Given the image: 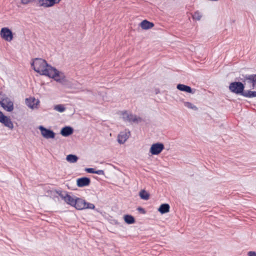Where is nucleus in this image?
<instances>
[{
  "label": "nucleus",
  "instance_id": "obj_1",
  "mask_svg": "<svg viewBox=\"0 0 256 256\" xmlns=\"http://www.w3.org/2000/svg\"><path fill=\"white\" fill-rule=\"evenodd\" d=\"M31 66L35 72L40 74L53 78L58 82L60 81V78H58L60 72L48 64L44 60L36 58L31 63Z\"/></svg>",
  "mask_w": 256,
  "mask_h": 256
},
{
  "label": "nucleus",
  "instance_id": "obj_2",
  "mask_svg": "<svg viewBox=\"0 0 256 256\" xmlns=\"http://www.w3.org/2000/svg\"><path fill=\"white\" fill-rule=\"evenodd\" d=\"M0 104L7 112H11L14 110L13 102L2 92H0Z\"/></svg>",
  "mask_w": 256,
  "mask_h": 256
},
{
  "label": "nucleus",
  "instance_id": "obj_3",
  "mask_svg": "<svg viewBox=\"0 0 256 256\" xmlns=\"http://www.w3.org/2000/svg\"><path fill=\"white\" fill-rule=\"evenodd\" d=\"M244 85L242 82H231L229 86L230 90L236 94L244 96L246 91H244Z\"/></svg>",
  "mask_w": 256,
  "mask_h": 256
},
{
  "label": "nucleus",
  "instance_id": "obj_4",
  "mask_svg": "<svg viewBox=\"0 0 256 256\" xmlns=\"http://www.w3.org/2000/svg\"><path fill=\"white\" fill-rule=\"evenodd\" d=\"M122 118L124 121L130 122L138 123L142 121V118L138 117L136 115L129 114L126 112L122 113Z\"/></svg>",
  "mask_w": 256,
  "mask_h": 256
},
{
  "label": "nucleus",
  "instance_id": "obj_5",
  "mask_svg": "<svg viewBox=\"0 0 256 256\" xmlns=\"http://www.w3.org/2000/svg\"><path fill=\"white\" fill-rule=\"evenodd\" d=\"M0 34L3 39L8 42H10L13 38L12 32L8 28H2Z\"/></svg>",
  "mask_w": 256,
  "mask_h": 256
},
{
  "label": "nucleus",
  "instance_id": "obj_6",
  "mask_svg": "<svg viewBox=\"0 0 256 256\" xmlns=\"http://www.w3.org/2000/svg\"><path fill=\"white\" fill-rule=\"evenodd\" d=\"M42 136L46 139L54 138L55 137V133L50 129H48L42 126L38 127Z\"/></svg>",
  "mask_w": 256,
  "mask_h": 256
},
{
  "label": "nucleus",
  "instance_id": "obj_7",
  "mask_svg": "<svg viewBox=\"0 0 256 256\" xmlns=\"http://www.w3.org/2000/svg\"><path fill=\"white\" fill-rule=\"evenodd\" d=\"M164 148V145L162 143L157 142L152 145L150 152L153 155H158L162 152Z\"/></svg>",
  "mask_w": 256,
  "mask_h": 256
},
{
  "label": "nucleus",
  "instance_id": "obj_8",
  "mask_svg": "<svg viewBox=\"0 0 256 256\" xmlns=\"http://www.w3.org/2000/svg\"><path fill=\"white\" fill-rule=\"evenodd\" d=\"M0 122L10 130L13 129L14 124L11 120L0 111Z\"/></svg>",
  "mask_w": 256,
  "mask_h": 256
},
{
  "label": "nucleus",
  "instance_id": "obj_9",
  "mask_svg": "<svg viewBox=\"0 0 256 256\" xmlns=\"http://www.w3.org/2000/svg\"><path fill=\"white\" fill-rule=\"evenodd\" d=\"M130 135V132L128 130H126L124 132H121L118 135V141L120 144H124L128 139Z\"/></svg>",
  "mask_w": 256,
  "mask_h": 256
},
{
  "label": "nucleus",
  "instance_id": "obj_10",
  "mask_svg": "<svg viewBox=\"0 0 256 256\" xmlns=\"http://www.w3.org/2000/svg\"><path fill=\"white\" fill-rule=\"evenodd\" d=\"M25 102L28 106L31 108H34L36 107L39 101L38 100H36L34 98H29L26 99Z\"/></svg>",
  "mask_w": 256,
  "mask_h": 256
},
{
  "label": "nucleus",
  "instance_id": "obj_11",
  "mask_svg": "<svg viewBox=\"0 0 256 256\" xmlns=\"http://www.w3.org/2000/svg\"><path fill=\"white\" fill-rule=\"evenodd\" d=\"M176 88L180 91L185 92L192 94H194L196 92V90L192 89L190 86L183 84H178L176 86Z\"/></svg>",
  "mask_w": 256,
  "mask_h": 256
},
{
  "label": "nucleus",
  "instance_id": "obj_12",
  "mask_svg": "<svg viewBox=\"0 0 256 256\" xmlns=\"http://www.w3.org/2000/svg\"><path fill=\"white\" fill-rule=\"evenodd\" d=\"M244 77V78H242L241 80L243 82H246L248 83L252 84V88H254V74H246L245 76H242Z\"/></svg>",
  "mask_w": 256,
  "mask_h": 256
},
{
  "label": "nucleus",
  "instance_id": "obj_13",
  "mask_svg": "<svg viewBox=\"0 0 256 256\" xmlns=\"http://www.w3.org/2000/svg\"><path fill=\"white\" fill-rule=\"evenodd\" d=\"M73 128L68 126L62 128L60 130V134L64 136H68L73 133Z\"/></svg>",
  "mask_w": 256,
  "mask_h": 256
},
{
  "label": "nucleus",
  "instance_id": "obj_14",
  "mask_svg": "<svg viewBox=\"0 0 256 256\" xmlns=\"http://www.w3.org/2000/svg\"><path fill=\"white\" fill-rule=\"evenodd\" d=\"M78 200L79 198L76 199L71 196L70 194H68L66 195V198L64 201L72 206H76L77 200Z\"/></svg>",
  "mask_w": 256,
  "mask_h": 256
},
{
  "label": "nucleus",
  "instance_id": "obj_15",
  "mask_svg": "<svg viewBox=\"0 0 256 256\" xmlns=\"http://www.w3.org/2000/svg\"><path fill=\"white\" fill-rule=\"evenodd\" d=\"M140 26L142 29L148 30L154 27V24L146 20H144L140 22Z\"/></svg>",
  "mask_w": 256,
  "mask_h": 256
},
{
  "label": "nucleus",
  "instance_id": "obj_16",
  "mask_svg": "<svg viewBox=\"0 0 256 256\" xmlns=\"http://www.w3.org/2000/svg\"><path fill=\"white\" fill-rule=\"evenodd\" d=\"M38 5L39 6L49 8L54 6L50 0H38Z\"/></svg>",
  "mask_w": 256,
  "mask_h": 256
},
{
  "label": "nucleus",
  "instance_id": "obj_17",
  "mask_svg": "<svg viewBox=\"0 0 256 256\" xmlns=\"http://www.w3.org/2000/svg\"><path fill=\"white\" fill-rule=\"evenodd\" d=\"M95 206L94 204L87 202L85 200L81 199V210L83 209H94Z\"/></svg>",
  "mask_w": 256,
  "mask_h": 256
},
{
  "label": "nucleus",
  "instance_id": "obj_18",
  "mask_svg": "<svg viewBox=\"0 0 256 256\" xmlns=\"http://www.w3.org/2000/svg\"><path fill=\"white\" fill-rule=\"evenodd\" d=\"M170 206L168 204H162L159 207L158 210L162 214H166L170 211Z\"/></svg>",
  "mask_w": 256,
  "mask_h": 256
},
{
  "label": "nucleus",
  "instance_id": "obj_19",
  "mask_svg": "<svg viewBox=\"0 0 256 256\" xmlns=\"http://www.w3.org/2000/svg\"><path fill=\"white\" fill-rule=\"evenodd\" d=\"M66 160L70 163H74L78 161V158L76 155L70 154L66 156Z\"/></svg>",
  "mask_w": 256,
  "mask_h": 256
},
{
  "label": "nucleus",
  "instance_id": "obj_20",
  "mask_svg": "<svg viewBox=\"0 0 256 256\" xmlns=\"http://www.w3.org/2000/svg\"><path fill=\"white\" fill-rule=\"evenodd\" d=\"M124 220L128 224H132L135 222V219L134 216L131 215H126L124 216Z\"/></svg>",
  "mask_w": 256,
  "mask_h": 256
},
{
  "label": "nucleus",
  "instance_id": "obj_21",
  "mask_svg": "<svg viewBox=\"0 0 256 256\" xmlns=\"http://www.w3.org/2000/svg\"><path fill=\"white\" fill-rule=\"evenodd\" d=\"M139 196L142 199L144 200H148L150 198V194L144 190L140 192Z\"/></svg>",
  "mask_w": 256,
  "mask_h": 256
},
{
  "label": "nucleus",
  "instance_id": "obj_22",
  "mask_svg": "<svg viewBox=\"0 0 256 256\" xmlns=\"http://www.w3.org/2000/svg\"><path fill=\"white\" fill-rule=\"evenodd\" d=\"M90 183V180L87 177L81 178V187L88 186Z\"/></svg>",
  "mask_w": 256,
  "mask_h": 256
},
{
  "label": "nucleus",
  "instance_id": "obj_23",
  "mask_svg": "<svg viewBox=\"0 0 256 256\" xmlns=\"http://www.w3.org/2000/svg\"><path fill=\"white\" fill-rule=\"evenodd\" d=\"M244 96L246 98H253L256 97V92L251 91L250 90L246 92V93L244 94Z\"/></svg>",
  "mask_w": 256,
  "mask_h": 256
},
{
  "label": "nucleus",
  "instance_id": "obj_24",
  "mask_svg": "<svg viewBox=\"0 0 256 256\" xmlns=\"http://www.w3.org/2000/svg\"><path fill=\"white\" fill-rule=\"evenodd\" d=\"M54 110L60 112H62L66 110V108L62 104H58L54 106Z\"/></svg>",
  "mask_w": 256,
  "mask_h": 256
},
{
  "label": "nucleus",
  "instance_id": "obj_25",
  "mask_svg": "<svg viewBox=\"0 0 256 256\" xmlns=\"http://www.w3.org/2000/svg\"><path fill=\"white\" fill-rule=\"evenodd\" d=\"M184 105L185 106L188 108L192 109L194 110H196L198 109L196 106L193 105L191 102H184Z\"/></svg>",
  "mask_w": 256,
  "mask_h": 256
},
{
  "label": "nucleus",
  "instance_id": "obj_26",
  "mask_svg": "<svg viewBox=\"0 0 256 256\" xmlns=\"http://www.w3.org/2000/svg\"><path fill=\"white\" fill-rule=\"evenodd\" d=\"M201 18H202V14L198 11L196 12L192 15V18L194 20H200Z\"/></svg>",
  "mask_w": 256,
  "mask_h": 256
},
{
  "label": "nucleus",
  "instance_id": "obj_27",
  "mask_svg": "<svg viewBox=\"0 0 256 256\" xmlns=\"http://www.w3.org/2000/svg\"><path fill=\"white\" fill-rule=\"evenodd\" d=\"M56 192L58 194V196L64 200L66 199V195H67L68 194L66 192H62V191H58V192Z\"/></svg>",
  "mask_w": 256,
  "mask_h": 256
},
{
  "label": "nucleus",
  "instance_id": "obj_28",
  "mask_svg": "<svg viewBox=\"0 0 256 256\" xmlns=\"http://www.w3.org/2000/svg\"><path fill=\"white\" fill-rule=\"evenodd\" d=\"M36 0H21V3L22 4H27L30 3L32 2H33L35 1Z\"/></svg>",
  "mask_w": 256,
  "mask_h": 256
},
{
  "label": "nucleus",
  "instance_id": "obj_29",
  "mask_svg": "<svg viewBox=\"0 0 256 256\" xmlns=\"http://www.w3.org/2000/svg\"><path fill=\"white\" fill-rule=\"evenodd\" d=\"M94 170L93 168H86L85 171L88 173L94 174Z\"/></svg>",
  "mask_w": 256,
  "mask_h": 256
},
{
  "label": "nucleus",
  "instance_id": "obj_30",
  "mask_svg": "<svg viewBox=\"0 0 256 256\" xmlns=\"http://www.w3.org/2000/svg\"><path fill=\"white\" fill-rule=\"evenodd\" d=\"M94 174H96L99 175H104V172L103 170H94Z\"/></svg>",
  "mask_w": 256,
  "mask_h": 256
},
{
  "label": "nucleus",
  "instance_id": "obj_31",
  "mask_svg": "<svg viewBox=\"0 0 256 256\" xmlns=\"http://www.w3.org/2000/svg\"><path fill=\"white\" fill-rule=\"evenodd\" d=\"M138 210L140 212L141 214H144L146 213V210H144V208H142V207H138V208H137Z\"/></svg>",
  "mask_w": 256,
  "mask_h": 256
},
{
  "label": "nucleus",
  "instance_id": "obj_32",
  "mask_svg": "<svg viewBox=\"0 0 256 256\" xmlns=\"http://www.w3.org/2000/svg\"><path fill=\"white\" fill-rule=\"evenodd\" d=\"M248 256H256V252L254 251H250L248 253Z\"/></svg>",
  "mask_w": 256,
  "mask_h": 256
},
{
  "label": "nucleus",
  "instance_id": "obj_33",
  "mask_svg": "<svg viewBox=\"0 0 256 256\" xmlns=\"http://www.w3.org/2000/svg\"><path fill=\"white\" fill-rule=\"evenodd\" d=\"M52 4L54 6L55 4H58L61 0H50Z\"/></svg>",
  "mask_w": 256,
  "mask_h": 256
},
{
  "label": "nucleus",
  "instance_id": "obj_34",
  "mask_svg": "<svg viewBox=\"0 0 256 256\" xmlns=\"http://www.w3.org/2000/svg\"><path fill=\"white\" fill-rule=\"evenodd\" d=\"M76 184H77V185L78 187H80V178H78L76 180Z\"/></svg>",
  "mask_w": 256,
  "mask_h": 256
},
{
  "label": "nucleus",
  "instance_id": "obj_35",
  "mask_svg": "<svg viewBox=\"0 0 256 256\" xmlns=\"http://www.w3.org/2000/svg\"><path fill=\"white\" fill-rule=\"evenodd\" d=\"M254 88L256 87V74H254Z\"/></svg>",
  "mask_w": 256,
  "mask_h": 256
},
{
  "label": "nucleus",
  "instance_id": "obj_36",
  "mask_svg": "<svg viewBox=\"0 0 256 256\" xmlns=\"http://www.w3.org/2000/svg\"><path fill=\"white\" fill-rule=\"evenodd\" d=\"M89 94H90V96H90V97H91V98H92V96H94V95H93L92 93V92H89Z\"/></svg>",
  "mask_w": 256,
  "mask_h": 256
},
{
  "label": "nucleus",
  "instance_id": "obj_37",
  "mask_svg": "<svg viewBox=\"0 0 256 256\" xmlns=\"http://www.w3.org/2000/svg\"><path fill=\"white\" fill-rule=\"evenodd\" d=\"M76 209H78V210H80V208H78V207H76Z\"/></svg>",
  "mask_w": 256,
  "mask_h": 256
}]
</instances>
